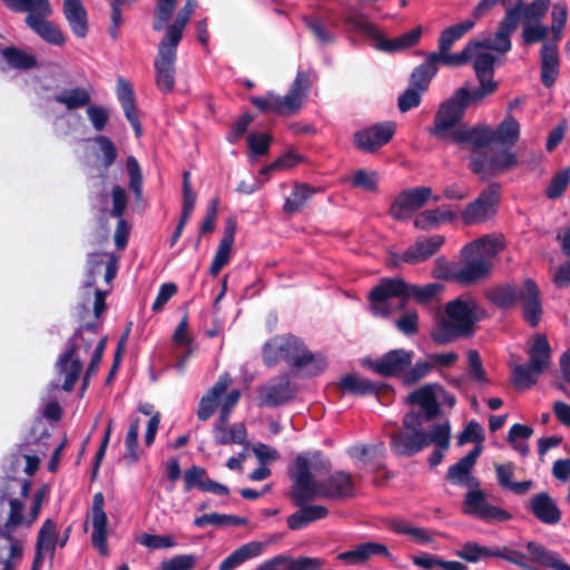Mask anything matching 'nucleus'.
<instances>
[{
	"mask_svg": "<svg viewBox=\"0 0 570 570\" xmlns=\"http://www.w3.org/2000/svg\"><path fill=\"white\" fill-rule=\"evenodd\" d=\"M529 508L535 518L546 524H556L561 519L560 509L547 492L535 494Z\"/></svg>",
	"mask_w": 570,
	"mask_h": 570,
	"instance_id": "c756f323",
	"label": "nucleus"
},
{
	"mask_svg": "<svg viewBox=\"0 0 570 570\" xmlns=\"http://www.w3.org/2000/svg\"><path fill=\"white\" fill-rule=\"evenodd\" d=\"M528 364L512 365L511 382L517 390H525L537 383L539 376L549 366L551 348L544 334H537L530 348Z\"/></svg>",
	"mask_w": 570,
	"mask_h": 570,
	"instance_id": "1a4fd4ad",
	"label": "nucleus"
},
{
	"mask_svg": "<svg viewBox=\"0 0 570 570\" xmlns=\"http://www.w3.org/2000/svg\"><path fill=\"white\" fill-rule=\"evenodd\" d=\"M462 511L464 514L484 521L499 518V508L489 501L488 494L480 487L468 489L462 503Z\"/></svg>",
	"mask_w": 570,
	"mask_h": 570,
	"instance_id": "6ab92c4d",
	"label": "nucleus"
},
{
	"mask_svg": "<svg viewBox=\"0 0 570 570\" xmlns=\"http://www.w3.org/2000/svg\"><path fill=\"white\" fill-rule=\"evenodd\" d=\"M451 426L449 422L434 424L432 426L431 444L435 446V450L429 458V464L431 468L438 466L444 456V452L450 446Z\"/></svg>",
	"mask_w": 570,
	"mask_h": 570,
	"instance_id": "4c0bfd02",
	"label": "nucleus"
},
{
	"mask_svg": "<svg viewBox=\"0 0 570 570\" xmlns=\"http://www.w3.org/2000/svg\"><path fill=\"white\" fill-rule=\"evenodd\" d=\"M306 503L298 505L299 509L287 518V525L291 530H301L309 523L327 517L328 510L326 507Z\"/></svg>",
	"mask_w": 570,
	"mask_h": 570,
	"instance_id": "473e14b6",
	"label": "nucleus"
},
{
	"mask_svg": "<svg viewBox=\"0 0 570 570\" xmlns=\"http://www.w3.org/2000/svg\"><path fill=\"white\" fill-rule=\"evenodd\" d=\"M196 6V0H187L185 6L178 12L175 21L166 27L164 39L179 43L183 38V31L190 20Z\"/></svg>",
	"mask_w": 570,
	"mask_h": 570,
	"instance_id": "79ce46f5",
	"label": "nucleus"
},
{
	"mask_svg": "<svg viewBox=\"0 0 570 570\" xmlns=\"http://www.w3.org/2000/svg\"><path fill=\"white\" fill-rule=\"evenodd\" d=\"M105 498L101 492L94 495L92 499V534L91 543L101 556L108 553L107 547V514L104 510Z\"/></svg>",
	"mask_w": 570,
	"mask_h": 570,
	"instance_id": "b1692460",
	"label": "nucleus"
},
{
	"mask_svg": "<svg viewBox=\"0 0 570 570\" xmlns=\"http://www.w3.org/2000/svg\"><path fill=\"white\" fill-rule=\"evenodd\" d=\"M220 428H214V438L217 444L247 443V432L244 424L237 423L232 426L224 425Z\"/></svg>",
	"mask_w": 570,
	"mask_h": 570,
	"instance_id": "de8ad7c7",
	"label": "nucleus"
},
{
	"mask_svg": "<svg viewBox=\"0 0 570 570\" xmlns=\"http://www.w3.org/2000/svg\"><path fill=\"white\" fill-rule=\"evenodd\" d=\"M520 137V124L512 116L501 121V147L514 145Z\"/></svg>",
	"mask_w": 570,
	"mask_h": 570,
	"instance_id": "052dcab7",
	"label": "nucleus"
},
{
	"mask_svg": "<svg viewBox=\"0 0 570 570\" xmlns=\"http://www.w3.org/2000/svg\"><path fill=\"white\" fill-rule=\"evenodd\" d=\"M295 393V384L291 381L288 374L279 375L258 387V406H282L288 403Z\"/></svg>",
	"mask_w": 570,
	"mask_h": 570,
	"instance_id": "2eb2a0df",
	"label": "nucleus"
},
{
	"mask_svg": "<svg viewBox=\"0 0 570 570\" xmlns=\"http://www.w3.org/2000/svg\"><path fill=\"white\" fill-rule=\"evenodd\" d=\"M179 43L163 39L154 61L155 83L163 94L174 90L176 83L175 62Z\"/></svg>",
	"mask_w": 570,
	"mask_h": 570,
	"instance_id": "ddd939ff",
	"label": "nucleus"
},
{
	"mask_svg": "<svg viewBox=\"0 0 570 570\" xmlns=\"http://www.w3.org/2000/svg\"><path fill=\"white\" fill-rule=\"evenodd\" d=\"M443 243L444 237L441 235H433L428 238L417 239L403 253L402 261L407 264L424 262L433 256L441 248Z\"/></svg>",
	"mask_w": 570,
	"mask_h": 570,
	"instance_id": "bb28decb",
	"label": "nucleus"
},
{
	"mask_svg": "<svg viewBox=\"0 0 570 570\" xmlns=\"http://www.w3.org/2000/svg\"><path fill=\"white\" fill-rule=\"evenodd\" d=\"M480 453V446H475L455 464L451 465L446 472V480L454 485L466 489L480 487L479 480L472 475V469Z\"/></svg>",
	"mask_w": 570,
	"mask_h": 570,
	"instance_id": "412c9836",
	"label": "nucleus"
},
{
	"mask_svg": "<svg viewBox=\"0 0 570 570\" xmlns=\"http://www.w3.org/2000/svg\"><path fill=\"white\" fill-rule=\"evenodd\" d=\"M456 556L469 562H478L489 557H499V550L489 549L470 541L456 551Z\"/></svg>",
	"mask_w": 570,
	"mask_h": 570,
	"instance_id": "6e6d98bb",
	"label": "nucleus"
},
{
	"mask_svg": "<svg viewBox=\"0 0 570 570\" xmlns=\"http://www.w3.org/2000/svg\"><path fill=\"white\" fill-rule=\"evenodd\" d=\"M501 6L505 9L504 20L501 21V30L507 31V33H512L520 20H523V1H505L501 2Z\"/></svg>",
	"mask_w": 570,
	"mask_h": 570,
	"instance_id": "864d4df0",
	"label": "nucleus"
},
{
	"mask_svg": "<svg viewBox=\"0 0 570 570\" xmlns=\"http://www.w3.org/2000/svg\"><path fill=\"white\" fill-rule=\"evenodd\" d=\"M533 429L529 425L514 423L508 431L505 440L511 448L522 456L529 454V445L527 441L532 436Z\"/></svg>",
	"mask_w": 570,
	"mask_h": 570,
	"instance_id": "a18cd8bd",
	"label": "nucleus"
},
{
	"mask_svg": "<svg viewBox=\"0 0 570 570\" xmlns=\"http://www.w3.org/2000/svg\"><path fill=\"white\" fill-rule=\"evenodd\" d=\"M344 21L352 28H354L356 31L372 39L374 43L377 42L381 35V30L374 23L368 21V19L364 14H361L358 12H352L344 17Z\"/></svg>",
	"mask_w": 570,
	"mask_h": 570,
	"instance_id": "603ef678",
	"label": "nucleus"
},
{
	"mask_svg": "<svg viewBox=\"0 0 570 570\" xmlns=\"http://www.w3.org/2000/svg\"><path fill=\"white\" fill-rule=\"evenodd\" d=\"M39 463V451L32 450L29 443H23L4 459L2 469L4 476L30 478L38 470Z\"/></svg>",
	"mask_w": 570,
	"mask_h": 570,
	"instance_id": "f3484780",
	"label": "nucleus"
},
{
	"mask_svg": "<svg viewBox=\"0 0 570 570\" xmlns=\"http://www.w3.org/2000/svg\"><path fill=\"white\" fill-rule=\"evenodd\" d=\"M452 141L469 150V168L482 180L499 174V126L487 122L461 126L453 132Z\"/></svg>",
	"mask_w": 570,
	"mask_h": 570,
	"instance_id": "39448f33",
	"label": "nucleus"
},
{
	"mask_svg": "<svg viewBox=\"0 0 570 570\" xmlns=\"http://www.w3.org/2000/svg\"><path fill=\"white\" fill-rule=\"evenodd\" d=\"M56 534L55 522L50 519L46 520L39 530L36 549L52 554L56 546Z\"/></svg>",
	"mask_w": 570,
	"mask_h": 570,
	"instance_id": "13d9d810",
	"label": "nucleus"
},
{
	"mask_svg": "<svg viewBox=\"0 0 570 570\" xmlns=\"http://www.w3.org/2000/svg\"><path fill=\"white\" fill-rule=\"evenodd\" d=\"M263 358L268 366L285 361L293 368L311 376L318 375L327 367L324 355L312 353L304 342L294 335L275 336L267 341L263 347Z\"/></svg>",
	"mask_w": 570,
	"mask_h": 570,
	"instance_id": "423d86ee",
	"label": "nucleus"
},
{
	"mask_svg": "<svg viewBox=\"0 0 570 570\" xmlns=\"http://www.w3.org/2000/svg\"><path fill=\"white\" fill-rule=\"evenodd\" d=\"M311 86L312 81L309 73L304 70H298L288 92L283 96L289 114H296L302 108Z\"/></svg>",
	"mask_w": 570,
	"mask_h": 570,
	"instance_id": "c85d7f7f",
	"label": "nucleus"
},
{
	"mask_svg": "<svg viewBox=\"0 0 570 570\" xmlns=\"http://www.w3.org/2000/svg\"><path fill=\"white\" fill-rule=\"evenodd\" d=\"M185 491L198 489L203 492H210L216 495H228L229 489L217 481L208 478L205 468L193 465L183 473Z\"/></svg>",
	"mask_w": 570,
	"mask_h": 570,
	"instance_id": "4be33fe9",
	"label": "nucleus"
},
{
	"mask_svg": "<svg viewBox=\"0 0 570 570\" xmlns=\"http://www.w3.org/2000/svg\"><path fill=\"white\" fill-rule=\"evenodd\" d=\"M196 563L193 554H179L160 563L161 570H190Z\"/></svg>",
	"mask_w": 570,
	"mask_h": 570,
	"instance_id": "774afa93",
	"label": "nucleus"
},
{
	"mask_svg": "<svg viewBox=\"0 0 570 570\" xmlns=\"http://www.w3.org/2000/svg\"><path fill=\"white\" fill-rule=\"evenodd\" d=\"M473 45L469 53V62H472L476 79L495 81V62L499 58V31L493 37L470 40Z\"/></svg>",
	"mask_w": 570,
	"mask_h": 570,
	"instance_id": "f8f14e48",
	"label": "nucleus"
},
{
	"mask_svg": "<svg viewBox=\"0 0 570 570\" xmlns=\"http://www.w3.org/2000/svg\"><path fill=\"white\" fill-rule=\"evenodd\" d=\"M304 24L312 32L315 41L321 46H330L335 42V23L320 16H304Z\"/></svg>",
	"mask_w": 570,
	"mask_h": 570,
	"instance_id": "c9c22d12",
	"label": "nucleus"
},
{
	"mask_svg": "<svg viewBox=\"0 0 570 570\" xmlns=\"http://www.w3.org/2000/svg\"><path fill=\"white\" fill-rule=\"evenodd\" d=\"M338 386L344 392L355 395H368L376 393V386L367 379L360 377L355 374L344 375Z\"/></svg>",
	"mask_w": 570,
	"mask_h": 570,
	"instance_id": "09e8293b",
	"label": "nucleus"
},
{
	"mask_svg": "<svg viewBox=\"0 0 570 570\" xmlns=\"http://www.w3.org/2000/svg\"><path fill=\"white\" fill-rule=\"evenodd\" d=\"M177 0H158L156 6V19L153 28L160 31L165 28L166 23L170 20L176 7Z\"/></svg>",
	"mask_w": 570,
	"mask_h": 570,
	"instance_id": "e2e57ef3",
	"label": "nucleus"
},
{
	"mask_svg": "<svg viewBox=\"0 0 570 570\" xmlns=\"http://www.w3.org/2000/svg\"><path fill=\"white\" fill-rule=\"evenodd\" d=\"M318 191H321L320 188L312 187L304 183H296L291 195L284 203L283 210L286 214H294L302 210L308 199Z\"/></svg>",
	"mask_w": 570,
	"mask_h": 570,
	"instance_id": "ea45409f",
	"label": "nucleus"
},
{
	"mask_svg": "<svg viewBox=\"0 0 570 570\" xmlns=\"http://www.w3.org/2000/svg\"><path fill=\"white\" fill-rule=\"evenodd\" d=\"M235 228L229 227L225 230L224 237L222 238L214 259L212 262L209 273L216 276L220 269L228 263L230 257L232 247L234 244Z\"/></svg>",
	"mask_w": 570,
	"mask_h": 570,
	"instance_id": "49530a36",
	"label": "nucleus"
},
{
	"mask_svg": "<svg viewBox=\"0 0 570 570\" xmlns=\"http://www.w3.org/2000/svg\"><path fill=\"white\" fill-rule=\"evenodd\" d=\"M53 100L63 105L67 110L88 107L91 101V87L63 88L53 96Z\"/></svg>",
	"mask_w": 570,
	"mask_h": 570,
	"instance_id": "e433bc0d",
	"label": "nucleus"
},
{
	"mask_svg": "<svg viewBox=\"0 0 570 570\" xmlns=\"http://www.w3.org/2000/svg\"><path fill=\"white\" fill-rule=\"evenodd\" d=\"M407 401L412 405H419V411L410 413L419 414L422 422H429L440 414V404L438 403L432 385H425L417 389L407 396Z\"/></svg>",
	"mask_w": 570,
	"mask_h": 570,
	"instance_id": "393cba45",
	"label": "nucleus"
},
{
	"mask_svg": "<svg viewBox=\"0 0 570 570\" xmlns=\"http://www.w3.org/2000/svg\"><path fill=\"white\" fill-rule=\"evenodd\" d=\"M521 315L524 322L530 327L539 326L542 316L543 307L540 299V292L537 284L532 279L524 282L523 289L519 295Z\"/></svg>",
	"mask_w": 570,
	"mask_h": 570,
	"instance_id": "aec40b11",
	"label": "nucleus"
},
{
	"mask_svg": "<svg viewBox=\"0 0 570 570\" xmlns=\"http://www.w3.org/2000/svg\"><path fill=\"white\" fill-rule=\"evenodd\" d=\"M14 12H27V16H51L52 8L49 0H2Z\"/></svg>",
	"mask_w": 570,
	"mask_h": 570,
	"instance_id": "37998d69",
	"label": "nucleus"
},
{
	"mask_svg": "<svg viewBox=\"0 0 570 570\" xmlns=\"http://www.w3.org/2000/svg\"><path fill=\"white\" fill-rule=\"evenodd\" d=\"M468 99V87L463 86L456 89L453 95L439 107L434 125L429 132L440 140L453 139V132L461 126H458L465 114Z\"/></svg>",
	"mask_w": 570,
	"mask_h": 570,
	"instance_id": "9b49d317",
	"label": "nucleus"
},
{
	"mask_svg": "<svg viewBox=\"0 0 570 570\" xmlns=\"http://www.w3.org/2000/svg\"><path fill=\"white\" fill-rule=\"evenodd\" d=\"M527 549L530 556V560L540 566L554 569V567L561 560L558 553L548 550L544 546L534 541H529L527 543Z\"/></svg>",
	"mask_w": 570,
	"mask_h": 570,
	"instance_id": "3c124183",
	"label": "nucleus"
},
{
	"mask_svg": "<svg viewBox=\"0 0 570 570\" xmlns=\"http://www.w3.org/2000/svg\"><path fill=\"white\" fill-rule=\"evenodd\" d=\"M541 82L546 88L554 85L559 75L558 47L554 43H543L541 49Z\"/></svg>",
	"mask_w": 570,
	"mask_h": 570,
	"instance_id": "72a5a7b5",
	"label": "nucleus"
},
{
	"mask_svg": "<svg viewBox=\"0 0 570 570\" xmlns=\"http://www.w3.org/2000/svg\"><path fill=\"white\" fill-rule=\"evenodd\" d=\"M137 541L149 549H169L177 546L176 540L171 535L141 534Z\"/></svg>",
	"mask_w": 570,
	"mask_h": 570,
	"instance_id": "69168bd1",
	"label": "nucleus"
},
{
	"mask_svg": "<svg viewBox=\"0 0 570 570\" xmlns=\"http://www.w3.org/2000/svg\"><path fill=\"white\" fill-rule=\"evenodd\" d=\"M549 28L540 22L523 21L522 39L525 45H532L547 38Z\"/></svg>",
	"mask_w": 570,
	"mask_h": 570,
	"instance_id": "680f3d73",
	"label": "nucleus"
},
{
	"mask_svg": "<svg viewBox=\"0 0 570 570\" xmlns=\"http://www.w3.org/2000/svg\"><path fill=\"white\" fill-rule=\"evenodd\" d=\"M63 14L73 35L78 38H85L88 32V20L81 0H65Z\"/></svg>",
	"mask_w": 570,
	"mask_h": 570,
	"instance_id": "2f4dec72",
	"label": "nucleus"
},
{
	"mask_svg": "<svg viewBox=\"0 0 570 570\" xmlns=\"http://www.w3.org/2000/svg\"><path fill=\"white\" fill-rule=\"evenodd\" d=\"M107 338L101 337L97 341V331L95 325H86L79 328L68 341L66 350L59 355L56 362L57 373L63 377L62 390L70 392L82 371L83 357L95 345L90 362L85 372L82 389L88 384L89 379L96 374L98 365L102 358L106 348Z\"/></svg>",
	"mask_w": 570,
	"mask_h": 570,
	"instance_id": "20e7f679",
	"label": "nucleus"
},
{
	"mask_svg": "<svg viewBox=\"0 0 570 570\" xmlns=\"http://www.w3.org/2000/svg\"><path fill=\"white\" fill-rule=\"evenodd\" d=\"M478 306L472 299L458 297L444 306V313L439 315L431 332L432 340L439 345L452 343L474 333L478 322Z\"/></svg>",
	"mask_w": 570,
	"mask_h": 570,
	"instance_id": "0eeeda50",
	"label": "nucleus"
},
{
	"mask_svg": "<svg viewBox=\"0 0 570 570\" xmlns=\"http://www.w3.org/2000/svg\"><path fill=\"white\" fill-rule=\"evenodd\" d=\"M227 375L219 376L213 387L200 399L197 410V417L200 421L208 420L218 406V401L226 393L229 385Z\"/></svg>",
	"mask_w": 570,
	"mask_h": 570,
	"instance_id": "7c9ffc66",
	"label": "nucleus"
},
{
	"mask_svg": "<svg viewBox=\"0 0 570 570\" xmlns=\"http://www.w3.org/2000/svg\"><path fill=\"white\" fill-rule=\"evenodd\" d=\"M94 141L98 145L101 153V161L105 169H108L117 158V148L111 139L107 136H96Z\"/></svg>",
	"mask_w": 570,
	"mask_h": 570,
	"instance_id": "0e129e2a",
	"label": "nucleus"
},
{
	"mask_svg": "<svg viewBox=\"0 0 570 570\" xmlns=\"http://www.w3.org/2000/svg\"><path fill=\"white\" fill-rule=\"evenodd\" d=\"M0 57L6 60L10 68L18 70H29L37 66V58L33 55L16 47L3 48L0 45Z\"/></svg>",
	"mask_w": 570,
	"mask_h": 570,
	"instance_id": "a19ab883",
	"label": "nucleus"
},
{
	"mask_svg": "<svg viewBox=\"0 0 570 570\" xmlns=\"http://www.w3.org/2000/svg\"><path fill=\"white\" fill-rule=\"evenodd\" d=\"M351 181L354 187H360L366 191H374L377 188L379 175L376 171L357 169Z\"/></svg>",
	"mask_w": 570,
	"mask_h": 570,
	"instance_id": "338daca9",
	"label": "nucleus"
},
{
	"mask_svg": "<svg viewBox=\"0 0 570 570\" xmlns=\"http://www.w3.org/2000/svg\"><path fill=\"white\" fill-rule=\"evenodd\" d=\"M432 197L430 187H416L401 191L392 202L391 216L396 220L409 219Z\"/></svg>",
	"mask_w": 570,
	"mask_h": 570,
	"instance_id": "dca6fc26",
	"label": "nucleus"
},
{
	"mask_svg": "<svg viewBox=\"0 0 570 570\" xmlns=\"http://www.w3.org/2000/svg\"><path fill=\"white\" fill-rule=\"evenodd\" d=\"M498 254V236L484 235L462 247V265L439 259L435 276L461 285L478 284L490 276Z\"/></svg>",
	"mask_w": 570,
	"mask_h": 570,
	"instance_id": "7ed1b4c3",
	"label": "nucleus"
},
{
	"mask_svg": "<svg viewBox=\"0 0 570 570\" xmlns=\"http://www.w3.org/2000/svg\"><path fill=\"white\" fill-rule=\"evenodd\" d=\"M422 36V28L416 27L396 38L387 39L382 32L374 47L384 52L402 51L415 46Z\"/></svg>",
	"mask_w": 570,
	"mask_h": 570,
	"instance_id": "f704fd0d",
	"label": "nucleus"
},
{
	"mask_svg": "<svg viewBox=\"0 0 570 570\" xmlns=\"http://www.w3.org/2000/svg\"><path fill=\"white\" fill-rule=\"evenodd\" d=\"M330 470V462L320 452L298 454L288 469L292 480L291 498L296 505L317 498L343 500L354 495L352 475L345 471H335L327 479L317 481L315 473Z\"/></svg>",
	"mask_w": 570,
	"mask_h": 570,
	"instance_id": "f03ea898",
	"label": "nucleus"
},
{
	"mask_svg": "<svg viewBox=\"0 0 570 570\" xmlns=\"http://www.w3.org/2000/svg\"><path fill=\"white\" fill-rule=\"evenodd\" d=\"M307 562L309 561L294 560L293 557L287 554H277L271 559L265 560L254 570H278L279 567H283L284 570H304L303 566Z\"/></svg>",
	"mask_w": 570,
	"mask_h": 570,
	"instance_id": "5fc2aeb1",
	"label": "nucleus"
},
{
	"mask_svg": "<svg viewBox=\"0 0 570 570\" xmlns=\"http://www.w3.org/2000/svg\"><path fill=\"white\" fill-rule=\"evenodd\" d=\"M262 551V542L252 541L243 544L222 561L219 570H233L245 561L261 556Z\"/></svg>",
	"mask_w": 570,
	"mask_h": 570,
	"instance_id": "58836bf2",
	"label": "nucleus"
},
{
	"mask_svg": "<svg viewBox=\"0 0 570 570\" xmlns=\"http://www.w3.org/2000/svg\"><path fill=\"white\" fill-rule=\"evenodd\" d=\"M474 28L473 19H465L459 23L445 28L438 39V47L442 50H451L453 45L465 33Z\"/></svg>",
	"mask_w": 570,
	"mask_h": 570,
	"instance_id": "c03bdc74",
	"label": "nucleus"
},
{
	"mask_svg": "<svg viewBox=\"0 0 570 570\" xmlns=\"http://www.w3.org/2000/svg\"><path fill=\"white\" fill-rule=\"evenodd\" d=\"M250 102L262 112L291 115L284 102V98L273 91H269L262 97H252Z\"/></svg>",
	"mask_w": 570,
	"mask_h": 570,
	"instance_id": "8fccbe9b",
	"label": "nucleus"
},
{
	"mask_svg": "<svg viewBox=\"0 0 570 570\" xmlns=\"http://www.w3.org/2000/svg\"><path fill=\"white\" fill-rule=\"evenodd\" d=\"M374 556H383L391 559L387 547L379 542H364L353 549L338 553L337 559L348 566L362 564Z\"/></svg>",
	"mask_w": 570,
	"mask_h": 570,
	"instance_id": "a878e982",
	"label": "nucleus"
},
{
	"mask_svg": "<svg viewBox=\"0 0 570 570\" xmlns=\"http://www.w3.org/2000/svg\"><path fill=\"white\" fill-rule=\"evenodd\" d=\"M498 204L499 187L492 184L462 210V220L468 225L484 223L497 213Z\"/></svg>",
	"mask_w": 570,
	"mask_h": 570,
	"instance_id": "4468645a",
	"label": "nucleus"
},
{
	"mask_svg": "<svg viewBox=\"0 0 570 570\" xmlns=\"http://www.w3.org/2000/svg\"><path fill=\"white\" fill-rule=\"evenodd\" d=\"M30 478L3 476L0 487V570H18L29 531L37 520L47 489L37 490L30 511L24 512L22 499L28 497Z\"/></svg>",
	"mask_w": 570,
	"mask_h": 570,
	"instance_id": "f257e3e1",
	"label": "nucleus"
},
{
	"mask_svg": "<svg viewBox=\"0 0 570 570\" xmlns=\"http://www.w3.org/2000/svg\"><path fill=\"white\" fill-rule=\"evenodd\" d=\"M126 169L129 177V188L137 200L142 199V175L140 166L134 156L127 157Z\"/></svg>",
	"mask_w": 570,
	"mask_h": 570,
	"instance_id": "4d7b16f0",
	"label": "nucleus"
},
{
	"mask_svg": "<svg viewBox=\"0 0 570 570\" xmlns=\"http://www.w3.org/2000/svg\"><path fill=\"white\" fill-rule=\"evenodd\" d=\"M395 132L393 122H380L357 130L353 135L354 146L362 153L372 154L386 145Z\"/></svg>",
	"mask_w": 570,
	"mask_h": 570,
	"instance_id": "a211bd4d",
	"label": "nucleus"
},
{
	"mask_svg": "<svg viewBox=\"0 0 570 570\" xmlns=\"http://www.w3.org/2000/svg\"><path fill=\"white\" fill-rule=\"evenodd\" d=\"M403 428L391 434V450L401 456H413L431 444L432 429L425 432L424 422L419 414L406 413L403 417Z\"/></svg>",
	"mask_w": 570,
	"mask_h": 570,
	"instance_id": "9d476101",
	"label": "nucleus"
},
{
	"mask_svg": "<svg viewBox=\"0 0 570 570\" xmlns=\"http://www.w3.org/2000/svg\"><path fill=\"white\" fill-rule=\"evenodd\" d=\"M441 289L442 285L439 283L419 286L407 284L401 278L384 279L370 292V308L373 315L385 317L391 313L390 298H400V307L402 308L404 307L405 301L409 298H413L419 304H426L436 296Z\"/></svg>",
	"mask_w": 570,
	"mask_h": 570,
	"instance_id": "6e6552de",
	"label": "nucleus"
},
{
	"mask_svg": "<svg viewBox=\"0 0 570 570\" xmlns=\"http://www.w3.org/2000/svg\"><path fill=\"white\" fill-rule=\"evenodd\" d=\"M49 16H27L24 23L43 41L52 46H63L66 37L58 26L49 21Z\"/></svg>",
	"mask_w": 570,
	"mask_h": 570,
	"instance_id": "cd10ccee",
	"label": "nucleus"
},
{
	"mask_svg": "<svg viewBox=\"0 0 570 570\" xmlns=\"http://www.w3.org/2000/svg\"><path fill=\"white\" fill-rule=\"evenodd\" d=\"M413 353L404 350H393L381 358L371 361L370 367L383 376H396L403 373L411 364Z\"/></svg>",
	"mask_w": 570,
	"mask_h": 570,
	"instance_id": "5701e85b",
	"label": "nucleus"
},
{
	"mask_svg": "<svg viewBox=\"0 0 570 570\" xmlns=\"http://www.w3.org/2000/svg\"><path fill=\"white\" fill-rule=\"evenodd\" d=\"M117 98L124 109L125 116L136 111L135 94L130 82L121 77L117 79Z\"/></svg>",
	"mask_w": 570,
	"mask_h": 570,
	"instance_id": "bf43d9fd",
	"label": "nucleus"
}]
</instances>
